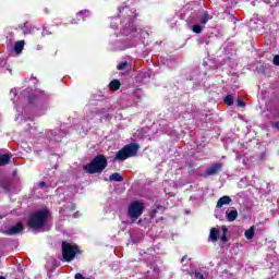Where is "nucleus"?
Here are the masks:
<instances>
[{
	"mask_svg": "<svg viewBox=\"0 0 279 279\" xmlns=\"http://www.w3.org/2000/svg\"><path fill=\"white\" fill-rule=\"evenodd\" d=\"M51 213L48 209H40L29 215L27 226L32 230H40L45 228V223H47V219Z\"/></svg>",
	"mask_w": 279,
	"mask_h": 279,
	"instance_id": "nucleus-1",
	"label": "nucleus"
},
{
	"mask_svg": "<svg viewBox=\"0 0 279 279\" xmlns=\"http://www.w3.org/2000/svg\"><path fill=\"white\" fill-rule=\"evenodd\" d=\"M106 167H108V158L104 155H97L89 163L83 166V171L93 175L95 173H101Z\"/></svg>",
	"mask_w": 279,
	"mask_h": 279,
	"instance_id": "nucleus-2",
	"label": "nucleus"
},
{
	"mask_svg": "<svg viewBox=\"0 0 279 279\" xmlns=\"http://www.w3.org/2000/svg\"><path fill=\"white\" fill-rule=\"evenodd\" d=\"M61 252L64 263H71L72 260H75V256L82 254V250L77 244H71L68 241L61 243Z\"/></svg>",
	"mask_w": 279,
	"mask_h": 279,
	"instance_id": "nucleus-3",
	"label": "nucleus"
},
{
	"mask_svg": "<svg viewBox=\"0 0 279 279\" xmlns=\"http://www.w3.org/2000/svg\"><path fill=\"white\" fill-rule=\"evenodd\" d=\"M138 149H141V146L138 144H128L116 154L114 160L123 161L128 160V158H134V156L138 154Z\"/></svg>",
	"mask_w": 279,
	"mask_h": 279,
	"instance_id": "nucleus-4",
	"label": "nucleus"
},
{
	"mask_svg": "<svg viewBox=\"0 0 279 279\" xmlns=\"http://www.w3.org/2000/svg\"><path fill=\"white\" fill-rule=\"evenodd\" d=\"M143 210H145V205L138 201H134L129 206V217H131V219H138V217L143 215Z\"/></svg>",
	"mask_w": 279,
	"mask_h": 279,
	"instance_id": "nucleus-5",
	"label": "nucleus"
},
{
	"mask_svg": "<svg viewBox=\"0 0 279 279\" xmlns=\"http://www.w3.org/2000/svg\"><path fill=\"white\" fill-rule=\"evenodd\" d=\"M19 28L23 32L24 36H27V35L36 36V34L40 32V28L32 24L31 22H25L23 24H20Z\"/></svg>",
	"mask_w": 279,
	"mask_h": 279,
	"instance_id": "nucleus-6",
	"label": "nucleus"
},
{
	"mask_svg": "<svg viewBox=\"0 0 279 279\" xmlns=\"http://www.w3.org/2000/svg\"><path fill=\"white\" fill-rule=\"evenodd\" d=\"M223 169V163L217 162L206 169L205 175H217Z\"/></svg>",
	"mask_w": 279,
	"mask_h": 279,
	"instance_id": "nucleus-7",
	"label": "nucleus"
},
{
	"mask_svg": "<svg viewBox=\"0 0 279 279\" xmlns=\"http://www.w3.org/2000/svg\"><path fill=\"white\" fill-rule=\"evenodd\" d=\"M23 230H25V227L23 226V223L17 222L15 226L11 227L7 231V234H9V236H13V234H20V232H23Z\"/></svg>",
	"mask_w": 279,
	"mask_h": 279,
	"instance_id": "nucleus-8",
	"label": "nucleus"
},
{
	"mask_svg": "<svg viewBox=\"0 0 279 279\" xmlns=\"http://www.w3.org/2000/svg\"><path fill=\"white\" fill-rule=\"evenodd\" d=\"M0 189H3L4 193H10V191H12V180L1 179Z\"/></svg>",
	"mask_w": 279,
	"mask_h": 279,
	"instance_id": "nucleus-9",
	"label": "nucleus"
},
{
	"mask_svg": "<svg viewBox=\"0 0 279 279\" xmlns=\"http://www.w3.org/2000/svg\"><path fill=\"white\" fill-rule=\"evenodd\" d=\"M229 204H232V198L225 195L218 199L216 208H223V206H228Z\"/></svg>",
	"mask_w": 279,
	"mask_h": 279,
	"instance_id": "nucleus-10",
	"label": "nucleus"
},
{
	"mask_svg": "<svg viewBox=\"0 0 279 279\" xmlns=\"http://www.w3.org/2000/svg\"><path fill=\"white\" fill-rule=\"evenodd\" d=\"M227 221L232 223V221H236V217H239V211L236 209L227 210L226 211Z\"/></svg>",
	"mask_w": 279,
	"mask_h": 279,
	"instance_id": "nucleus-11",
	"label": "nucleus"
},
{
	"mask_svg": "<svg viewBox=\"0 0 279 279\" xmlns=\"http://www.w3.org/2000/svg\"><path fill=\"white\" fill-rule=\"evenodd\" d=\"M219 234H221V231L217 228H211L209 233V240L211 243H217L219 241Z\"/></svg>",
	"mask_w": 279,
	"mask_h": 279,
	"instance_id": "nucleus-12",
	"label": "nucleus"
},
{
	"mask_svg": "<svg viewBox=\"0 0 279 279\" xmlns=\"http://www.w3.org/2000/svg\"><path fill=\"white\" fill-rule=\"evenodd\" d=\"M38 101H40V95H38V94L28 95V105L29 106H35L36 104H38Z\"/></svg>",
	"mask_w": 279,
	"mask_h": 279,
	"instance_id": "nucleus-13",
	"label": "nucleus"
},
{
	"mask_svg": "<svg viewBox=\"0 0 279 279\" xmlns=\"http://www.w3.org/2000/svg\"><path fill=\"white\" fill-rule=\"evenodd\" d=\"M121 88V81L120 80H112L109 83V89L117 92Z\"/></svg>",
	"mask_w": 279,
	"mask_h": 279,
	"instance_id": "nucleus-14",
	"label": "nucleus"
},
{
	"mask_svg": "<svg viewBox=\"0 0 279 279\" xmlns=\"http://www.w3.org/2000/svg\"><path fill=\"white\" fill-rule=\"evenodd\" d=\"M109 182H123V175L119 172L112 173L109 177Z\"/></svg>",
	"mask_w": 279,
	"mask_h": 279,
	"instance_id": "nucleus-15",
	"label": "nucleus"
},
{
	"mask_svg": "<svg viewBox=\"0 0 279 279\" xmlns=\"http://www.w3.org/2000/svg\"><path fill=\"white\" fill-rule=\"evenodd\" d=\"M25 47V40H19L14 44L15 53H21Z\"/></svg>",
	"mask_w": 279,
	"mask_h": 279,
	"instance_id": "nucleus-16",
	"label": "nucleus"
},
{
	"mask_svg": "<svg viewBox=\"0 0 279 279\" xmlns=\"http://www.w3.org/2000/svg\"><path fill=\"white\" fill-rule=\"evenodd\" d=\"M5 165H10V155L8 154L0 155V167H3Z\"/></svg>",
	"mask_w": 279,
	"mask_h": 279,
	"instance_id": "nucleus-17",
	"label": "nucleus"
},
{
	"mask_svg": "<svg viewBox=\"0 0 279 279\" xmlns=\"http://www.w3.org/2000/svg\"><path fill=\"white\" fill-rule=\"evenodd\" d=\"M211 19L213 16H210V13H208V11H204L203 17L201 19V24L206 25V23H208Z\"/></svg>",
	"mask_w": 279,
	"mask_h": 279,
	"instance_id": "nucleus-18",
	"label": "nucleus"
},
{
	"mask_svg": "<svg viewBox=\"0 0 279 279\" xmlns=\"http://www.w3.org/2000/svg\"><path fill=\"white\" fill-rule=\"evenodd\" d=\"M223 104H226V106H234V96L232 95H227L223 99Z\"/></svg>",
	"mask_w": 279,
	"mask_h": 279,
	"instance_id": "nucleus-19",
	"label": "nucleus"
},
{
	"mask_svg": "<svg viewBox=\"0 0 279 279\" xmlns=\"http://www.w3.org/2000/svg\"><path fill=\"white\" fill-rule=\"evenodd\" d=\"M53 34V28L51 26H44V29L41 32V36H51Z\"/></svg>",
	"mask_w": 279,
	"mask_h": 279,
	"instance_id": "nucleus-20",
	"label": "nucleus"
},
{
	"mask_svg": "<svg viewBox=\"0 0 279 279\" xmlns=\"http://www.w3.org/2000/svg\"><path fill=\"white\" fill-rule=\"evenodd\" d=\"M245 239H254V227H251L248 230L244 232Z\"/></svg>",
	"mask_w": 279,
	"mask_h": 279,
	"instance_id": "nucleus-21",
	"label": "nucleus"
},
{
	"mask_svg": "<svg viewBox=\"0 0 279 279\" xmlns=\"http://www.w3.org/2000/svg\"><path fill=\"white\" fill-rule=\"evenodd\" d=\"M160 208H162L161 205H158L155 209H153L149 214L150 219H156V216L158 215V210H160Z\"/></svg>",
	"mask_w": 279,
	"mask_h": 279,
	"instance_id": "nucleus-22",
	"label": "nucleus"
},
{
	"mask_svg": "<svg viewBox=\"0 0 279 279\" xmlns=\"http://www.w3.org/2000/svg\"><path fill=\"white\" fill-rule=\"evenodd\" d=\"M85 14H88V11L85 10V11H81V12L76 13L77 21H84Z\"/></svg>",
	"mask_w": 279,
	"mask_h": 279,
	"instance_id": "nucleus-23",
	"label": "nucleus"
},
{
	"mask_svg": "<svg viewBox=\"0 0 279 279\" xmlns=\"http://www.w3.org/2000/svg\"><path fill=\"white\" fill-rule=\"evenodd\" d=\"M192 32H194V34H202V26L199 24L193 25Z\"/></svg>",
	"mask_w": 279,
	"mask_h": 279,
	"instance_id": "nucleus-24",
	"label": "nucleus"
},
{
	"mask_svg": "<svg viewBox=\"0 0 279 279\" xmlns=\"http://www.w3.org/2000/svg\"><path fill=\"white\" fill-rule=\"evenodd\" d=\"M126 68H128V61H123L117 65L118 71H123Z\"/></svg>",
	"mask_w": 279,
	"mask_h": 279,
	"instance_id": "nucleus-25",
	"label": "nucleus"
},
{
	"mask_svg": "<svg viewBox=\"0 0 279 279\" xmlns=\"http://www.w3.org/2000/svg\"><path fill=\"white\" fill-rule=\"evenodd\" d=\"M94 114H97V116H104V114H106V109H96L95 111H94Z\"/></svg>",
	"mask_w": 279,
	"mask_h": 279,
	"instance_id": "nucleus-26",
	"label": "nucleus"
},
{
	"mask_svg": "<svg viewBox=\"0 0 279 279\" xmlns=\"http://www.w3.org/2000/svg\"><path fill=\"white\" fill-rule=\"evenodd\" d=\"M272 62H274V65H275V66H279V56H278V54H276V56L274 57Z\"/></svg>",
	"mask_w": 279,
	"mask_h": 279,
	"instance_id": "nucleus-27",
	"label": "nucleus"
},
{
	"mask_svg": "<svg viewBox=\"0 0 279 279\" xmlns=\"http://www.w3.org/2000/svg\"><path fill=\"white\" fill-rule=\"evenodd\" d=\"M270 125H271V128H275V130H278V132H279V121H277V122L270 121Z\"/></svg>",
	"mask_w": 279,
	"mask_h": 279,
	"instance_id": "nucleus-28",
	"label": "nucleus"
},
{
	"mask_svg": "<svg viewBox=\"0 0 279 279\" xmlns=\"http://www.w3.org/2000/svg\"><path fill=\"white\" fill-rule=\"evenodd\" d=\"M194 278H196V279H206V278H204V275L202 274V272H194Z\"/></svg>",
	"mask_w": 279,
	"mask_h": 279,
	"instance_id": "nucleus-29",
	"label": "nucleus"
},
{
	"mask_svg": "<svg viewBox=\"0 0 279 279\" xmlns=\"http://www.w3.org/2000/svg\"><path fill=\"white\" fill-rule=\"evenodd\" d=\"M238 107L245 108V101H243L242 99H238Z\"/></svg>",
	"mask_w": 279,
	"mask_h": 279,
	"instance_id": "nucleus-30",
	"label": "nucleus"
},
{
	"mask_svg": "<svg viewBox=\"0 0 279 279\" xmlns=\"http://www.w3.org/2000/svg\"><path fill=\"white\" fill-rule=\"evenodd\" d=\"M75 279H90V278H86V277H84L82 274L77 272V274L75 275Z\"/></svg>",
	"mask_w": 279,
	"mask_h": 279,
	"instance_id": "nucleus-31",
	"label": "nucleus"
},
{
	"mask_svg": "<svg viewBox=\"0 0 279 279\" xmlns=\"http://www.w3.org/2000/svg\"><path fill=\"white\" fill-rule=\"evenodd\" d=\"M220 241H222V243H228V236H226V234H222Z\"/></svg>",
	"mask_w": 279,
	"mask_h": 279,
	"instance_id": "nucleus-32",
	"label": "nucleus"
},
{
	"mask_svg": "<svg viewBox=\"0 0 279 279\" xmlns=\"http://www.w3.org/2000/svg\"><path fill=\"white\" fill-rule=\"evenodd\" d=\"M221 230H222V234L225 235L228 234V227L222 226Z\"/></svg>",
	"mask_w": 279,
	"mask_h": 279,
	"instance_id": "nucleus-33",
	"label": "nucleus"
},
{
	"mask_svg": "<svg viewBox=\"0 0 279 279\" xmlns=\"http://www.w3.org/2000/svg\"><path fill=\"white\" fill-rule=\"evenodd\" d=\"M39 186L43 189L44 186H47V182H45V181H40L39 182Z\"/></svg>",
	"mask_w": 279,
	"mask_h": 279,
	"instance_id": "nucleus-34",
	"label": "nucleus"
},
{
	"mask_svg": "<svg viewBox=\"0 0 279 279\" xmlns=\"http://www.w3.org/2000/svg\"><path fill=\"white\" fill-rule=\"evenodd\" d=\"M186 258H189V256H187V255H184V256L182 257V259H181V263L184 264V260H186Z\"/></svg>",
	"mask_w": 279,
	"mask_h": 279,
	"instance_id": "nucleus-35",
	"label": "nucleus"
},
{
	"mask_svg": "<svg viewBox=\"0 0 279 279\" xmlns=\"http://www.w3.org/2000/svg\"><path fill=\"white\" fill-rule=\"evenodd\" d=\"M50 12H51V11H50L48 8L45 9V13H46V14H49Z\"/></svg>",
	"mask_w": 279,
	"mask_h": 279,
	"instance_id": "nucleus-36",
	"label": "nucleus"
},
{
	"mask_svg": "<svg viewBox=\"0 0 279 279\" xmlns=\"http://www.w3.org/2000/svg\"><path fill=\"white\" fill-rule=\"evenodd\" d=\"M159 221H165V217L158 218Z\"/></svg>",
	"mask_w": 279,
	"mask_h": 279,
	"instance_id": "nucleus-37",
	"label": "nucleus"
},
{
	"mask_svg": "<svg viewBox=\"0 0 279 279\" xmlns=\"http://www.w3.org/2000/svg\"><path fill=\"white\" fill-rule=\"evenodd\" d=\"M0 279H5V277L1 276Z\"/></svg>",
	"mask_w": 279,
	"mask_h": 279,
	"instance_id": "nucleus-38",
	"label": "nucleus"
}]
</instances>
